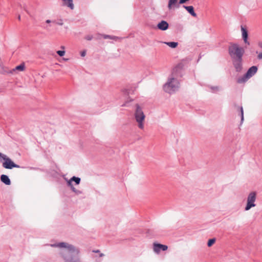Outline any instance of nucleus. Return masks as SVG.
<instances>
[{"label":"nucleus","instance_id":"bb28decb","mask_svg":"<svg viewBox=\"0 0 262 262\" xmlns=\"http://www.w3.org/2000/svg\"><path fill=\"white\" fill-rule=\"evenodd\" d=\"M211 89L213 90V91H217L219 90V88L217 86H211Z\"/></svg>","mask_w":262,"mask_h":262},{"label":"nucleus","instance_id":"c756f323","mask_svg":"<svg viewBox=\"0 0 262 262\" xmlns=\"http://www.w3.org/2000/svg\"><path fill=\"white\" fill-rule=\"evenodd\" d=\"M85 54H86V52L84 51L81 52V56L82 57L85 56Z\"/></svg>","mask_w":262,"mask_h":262},{"label":"nucleus","instance_id":"39448f33","mask_svg":"<svg viewBox=\"0 0 262 262\" xmlns=\"http://www.w3.org/2000/svg\"><path fill=\"white\" fill-rule=\"evenodd\" d=\"M135 117L136 121L138 123L139 128L142 129H143V121L145 119V115L139 104L136 105V110L135 113Z\"/></svg>","mask_w":262,"mask_h":262},{"label":"nucleus","instance_id":"9d476101","mask_svg":"<svg viewBox=\"0 0 262 262\" xmlns=\"http://www.w3.org/2000/svg\"><path fill=\"white\" fill-rule=\"evenodd\" d=\"M241 31H242V38L244 40V42L248 45H250L249 41L248 40V33L246 28L243 27V26H241Z\"/></svg>","mask_w":262,"mask_h":262},{"label":"nucleus","instance_id":"72a5a7b5","mask_svg":"<svg viewBox=\"0 0 262 262\" xmlns=\"http://www.w3.org/2000/svg\"><path fill=\"white\" fill-rule=\"evenodd\" d=\"M93 252H95V253H98V252H99V250H94V251H93Z\"/></svg>","mask_w":262,"mask_h":262},{"label":"nucleus","instance_id":"7c9ffc66","mask_svg":"<svg viewBox=\"0 0 262 262\" xmlns=\"http://www.w3.org/2000/svg\"><path fill=\"white\" fill-rule=\"evenodd\" d=\"M57 24L59 25L62 26L63 25L62 20H60L59 22L57 23Z\"/></svg>","mask_w":262,"mask_h":262},{"label":"nucleus","instance_id":"6ab92c4d","mask_svg":"<svg viewBox=\"0 0 262 262\" xmlns=\"http://www.w3.org/2000/svg\"><path fill=\"white\" fill-rule=\"evenodd\" d=\"M237 109L239 110V111L240 112V116H241V125L243 123V121H244V110H243V108L242 106H237Z\"/></svg>","mask_w":262,"mask_h":262},{"label":"nucleus","instance_id":"1a4fd4ad","mask_svg":"<svg viewBox=\"0 0 262 262\" xmlns=\"http://www.w3.org/2000/svg\"><path fill=\"white\" fill-rule=\"evenodd\" d=\"M243 59L232 60L233 64L236 72H241L243 69Z\"/></svg>","mask_w":262,"mask_h":262},{"label":"nucleus","instance_id":"6e6552de","mask_svg":"<svg viewBox=\"0 0 262 262\" xmlns=\"http://www.w3.org/2000/svg\"><path fill=\"white\" fill-rule=\"evenodd\" d=\"M168 249V246L165 245H162L158 243H154L153 249L156 253L159 254L161 250L166 251Z\"/></svg>","mask_w":262,"mask_h":262},{"label":"nucleus","instance_id":"0eeeda50","mask_svg":"<svg viewBox=\"0 0 262 262\" xmlns=\"http://www.w3.org/2000/svg\"><path fill=\"white\" fill-rule=\"evenodd\" d=\"M183 69V64L182 63L178 64L172 70V75L174 77H181L182 76V71Z\"/></svg>","mask_w":262,"mask_h":262},{"label":"nucleus","instance_id":"5701e85b","mask_svg":"<svg viewBox=\"0 0 262 262\" xmlns=\"http://www.w3.org/2000/svg\"><path fill=\"white\" fill-rule=\"evenodd\" d=\"M215 242V238H213L209 239L207 243V246L210 247L212 246L214 244Z\"/></svg>","mask_w":262,"mask_h":262},{"label":"nucleus","instance_id":"dca6fc26","mask_svg":"<svg viewBox=\"0 0 262 262\" xmlns=\"http://www.w3.org/2000/svg\"><path fill=\"white\" fill-rule=\"evenodd\" d=\"M1 181L7 185H10L11 184V181L9 178L8 176L5 174H2L1 176Z\"/></svg>","mask_w":262,"mask_h":262},{"label":"nucleus","instance_id":"ddd939ff","mask_svg":"<svg viewBox=\"0 0 262 262\" xmlns=\"http://www.w3.org/2000/svg\"><path fill=\"white\" fill-rule=\"evenodd\" d=\"M168 23L165 20H162L157 25V28L162 31L166 30L168 28Z\"/></svg>","mask_w":262,"mask_h":262},{"label":"nucleus","instance_id":"f3484780","mask_svg":"<svg viewBox=\"0 0 262 262\" xmlns=\"http://www.w3.org/2000/svg\"><path fill=\"white\" fill-rule=\"evenodd\" d=\"M63 3V5L69 7L71 10L74 9V5L73 4V0H62Z\"/></svg>","mask_w":262,"mask_h":262},{"label":"nucleus","instance_id":"412c9836","mask_svg":"<svg viewBox=\"0 0 262 262\" xmlns=\"http://www.w3.org/2000/svg\"><path fill=\"white\" fill-rule=\"evenodd\" d=\"M164 43L171 48H175L178 45V43L177 42H164Z\"/></svg>","mask_w":262,"mask_h":262},{"label":"nucleus","instance_id":"393cba45","mask_svg":"<svg viewBox=\"0 0 262 262\" xmlns=\"http://www.w3.org/2000/svg\"><path fill=\"white\" fill-rule=\"evenodd\" d=\"M57 54L60 57H62L65 54V51H57Z\"/></svg>","mask_w":262,"mask_h":262},{"label":"nucleus","instance_id":"aec40b11","mask_svg":"<svg viewBox=\"0 0 262 262\" xmlns=\"http://www.w3.org/2000/svg\"><path fill=\"white\" fill-rule=\"evenodd\" d=\"M25 63L23 62L20 64L16 66L13 70L14 71L18 70V71H23L25 70Z\"/></svg>","mask_w":262,"mask_h":262},{"label":"nucleus","instance_id":"a878e982","mask_svg":"<svg viewBox=\"0 0 262 262\" xmlns=\"http://www.w3.org/2000/svg\"><path fill=\"white\" fill-rule=\"evenodd\" d=\"M93 35H88L85 37V39L88 40H91L93 39Z\"/></svg>","mask_w":262,"mask_h":262},{"label":"nucleus","instance_id":"9b49d317","mask_svg":"<svg viewBox=\"0 0 262 262\" xmlns=\"http://www.w3.org/2000/svg\"><path fill=\"white\" fill-rule=\"evenodd\" d=\"M257 67L256 66H253L250 67L246 72V76H248L249 78L252 77L257 71Z\"/></svg>","mask_w":262,"mask_h":262},{"label":"nucleus","instance_id":"c9c22d12","mask_svg":"<svg viewBox=\"0 0 262 262\" xmlns=\"http://www.w3.org/2000/svg\"><path fill=\"white\" fill-rule=\"evenodd\" d=\"M18 20H20V15H18Z\"/></svg>","mask_w":262,"mask_h":262},{"label":"nucleus","instance_id":"e433bc0d","mask_svg":"<svg viewBox=\"0 0 262 262\" xmlns=\"http://www.w3.org/2000/svg\"><path fill=\"white\" fill-rule=\"evenodd\" d=\"M62 49H64L65 47L64 46H61L60 47Z\"/></svg>","mask_w":262,"mask_h":262},{"label":"nucleus","instance_id":"20e7f679","mask_svg":"<svg viewBox=\"0 0 262 262\" xmlns=\"http://www.w3.org/2000/svg\"><path fill=\"white\" fill-rule=\"evenodd\" d=\"M2 160L4 161L2 164V166L6 169H11L13 168L20 167L19 165L14 163L7 155L0 152V162H2Z\"/></svg>","mask_w":262,"mask_h":262},{"label":"nucleus","instance_id":"f03ea898","mask_svg":"<svg viewBox=\"0 0 262 262\" xmlns=\"http://www.w3.org/2000/svg\"><path fill=\"white\" fill-rule=\"evenodd\" d=\"M244 53V48L237 43H232L229 47V54L232 60L243 59Z\"/></svg>","mask_w":262,"mask_h":262},{"label":"nucleus","instance_id":"f704fd0d","mask_svg":"<svg viewBox=\"0 0 262 262\" xmlns=\"http://www.w3.org/2000/svg\"><path fill=\"white\" fill-rule=\"evenodd\" d=\"M104 256V254H103V253H101V254H100V257H102V256Z\"/></svg>","mask_w":262,"mask_h":262},{"label":"nucleus","instance_id":"f257e3e1","mask_svg":"<svg viewBox=\"0 0 262 262\" xmlns=\"http://www.w3.org/2000/svg\"><path fill=\"white\" fill-rule=\"evenodd\" d=\"M60 249L59 255L64 262H84L80 257V248L67 242H59L50 245Z\"/></svg>","mask_w":262,"mask_h":262},{"label":"nucleus","instance_id":"cd10ccee","mask_svg":"<svg viewBox=\"0 0 262 262\" xmlns=\"http://www.w3.org/2000/svg\"><path fill=\"white\" fill-rule=\"evenodd\" d=\"M257 58L258 59H262V52L261 53H260L258 56H257Z\"/></svg>","mask_w":262,"mask_h":262},{"label":"nucleus","instance_id":"2eb2a0df","mask_svg":"<svg viewBox=\"0 0 262 262\" xmlns=\"http://www.w3.org/2000/svg\"><path fill=\"white\" fill-rule=\"evenodd\" d=\"M179 8V5L178 4V0H169L168 8L169 10L173 7Z\"/></svg>","mask_w":262,"mask_h":262},{"label":"nucleus","instance_id":"4be33fe9","mask_svg":"<svg viewBox=\"0 0 262 262\" xmlns=\"http://www.w3.org/2000/svg\"><path fill=\"white\" fill-rule=\"evenodd\" d=\"M70 188L71 190L77 195H79L82 193V191L76 189L74 186Z\"/></svg>","mask_w":262,"mask_h":262},{"label":"nucleus","instance_id":"7ed1b4c3","mask_svg":"<svg viewBox=\"0 0 262 262\" xmlns=\"http://www.w3.org/2000/svg\"><path fill=\"white\" fill-rule=\"evenodd\" d=\"M179 83L176 78H169L167 82L164 85V91L169 94H172L178 90Z\"/></svg>","mask_w":262,"mask_h":262},{"label":"nucleus","instance_id":"f8f14e48","mask_svg":"<svg viewBox=\"0 0 262 262\" xmlns=\"http://www.w3.org/2000/svg\"><path fill=\"white\" fill-rule=\"evenodd\" d=\"M80 181L81 179L80 178L73 176L67 181V185L70 187H72V186H74L72 184V182H74L76 185H78L79 184Z\"/></svg>","mask_w":262,"mask_h":262},{"label":"nucleus","instance_id":"a211bd4d","mask_svg":"<svg viewBox=\"0 0 262 262\" xmlns=\"http://www.w3.org/2000/svg\"><path fill=\"white\" fill-rule=\"evenodd\" d=\"M249 79V78L248 76H246V74H245L244 76L239 77L237 79V82L238 83H243L246 82Z\"/></svg>","mask_w":262,"mask_h":262},{"label":"nucleus","instance_id":"2f4dec72","mask_svg":"<svg viewBox=\"0 0 262 262\" xmlns=\"http://www.w3.org/2000/svg\"><path fill=\"white\" fill-rule=\"evenodd\" d=\"M258 46H259V47H260V48H262V42H259L258 43Z\"/></svg>","mask_w":262,"mask_h":262},{"label":"nucleus","instance_id":"473e14b6","mask_svg":"<svg viewBox=\"0 0 262 262\" xmlns=\"http://www.w3.org/2000/svg\"><path fill=\"white\" fill-rule=\"evenodd\" d=\"M46 23H48V24H49L50 23H51V20H50V19H47L46 21Z\"/></svg>","mask_w":262,"mask_h":262},{"label":"nucleus","instance_id":"4468645a","mask_svg":"<svg viewBox=\"0 0 262 262\" xmlns=\"http://www.w3.org/2000/svg\"><path fill=\"white\" fill-rule=\"evenodd\" d=\"M183 8H185L188 12L193 17H196L197 15L194 11V8L192 6H186L185 5L183 6Z\"/></svg>","mask_w":262,"mask_h":262},{"label":"nucleus","instance_id":"c85d7f7f","mask_svg":"<svg viewBox=\"0 0 262 262\" xmlns=\"http://www.w3.org/2000/svg\"><path fill=\"white\" fill-rule=\"evenodd\" d=\"M112 38H111V39L117 40V39H119V38L118 37H117L115 36H112Z\"/></svg>","mask_w":262,"mask_h":262},{"label":"nucleus","instance_id":"b1692460","mask_svg":"<svg viewBox=\"0 0 262 262\" xmlns=\"http://www.w3.org/2000/svg\"><path fill=\"white\" fill-rule=\"evenodd\" d=\"M99 36H102L103 37V38H104V39H111V38H112V36L111 35H109L98 34V38H99V39L100 38L99 37Z\"/></svg>","mask_w":262,"mask_h":262},{"label":"nucleus","instance_id":"423d86ee","mask_svg":"<svg viewBox=\"0 0 262 262\" xmlns=\"http://www.w3.org/2000/svg\"><path fill=\"white\" fill-rule=\"evenodd\" d=\"M256 199V192L252 191L248 194L247 200V204L245 208L246 211L250 210L251 208L256 206L255 202Z\"/></svg>","mask_w":262,"mask_h":262}]
</instances>
